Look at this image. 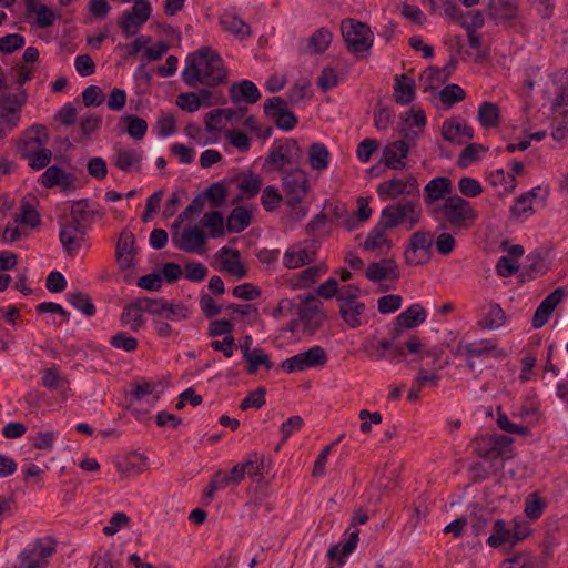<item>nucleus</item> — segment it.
Masks as SVG:
<instances>
[{"label": "nucleus", "mask_w": 568, "mask_h": 568, "mask_svg": "<svg viewBox=\"0 0 568 568\" xmlns=\"http://www.w3.org/2000/svg\"><path fill=\"white\" fill-rule=\"evenodd\" d=\"M226 69L221 55L211 47L190 53L182 71V80L190 88L205 84L215 88L226 81Z\"/></svg>", "instance_id": "obj_1"}, {"label": "nucleus", "mask_w": 568, "mask_h": 568, "mask_svg": "<svg viewBox=\"0 0 568 568\" xmlns=\"http://www.w3.org/2000/svg\"><path fill=\"white\" fill-rule=\"evenodd\" d=\"M430 217L437 221V231L448 227L460 231L475 222L477 212L467 200L455 194L442 202L440 206L433 207Z\"/></svg>", "instance_id": "obj_2"}, {"label": "nucleus", "mask_w": 568, "mask_h": 568, "mask_svg": "<svg viewBox=\"0 0 568 568\" xmlns=\"http://www.w3.org/2000/svg\"><path fill=\"white\" fill-rule=\"evenodd\" d=\"M422 220L419 200H402L387 205L381 213L379 221L392 230L404 225L405 230H413Z\"/></svg>", "instance_id": "obj_3"}, {"label": "nucleus", "mask_w": 568, "mask_h": 568, "mask_svg": "<svg viewBox=\"0 0 568 568\" xmlns=\"http://www.w3.org/2000/svg\"><path fill=\"white\" fill-rule=\"evenodd\" d=\"M303 159V151L294 139H285L274 144L265 158L262 170L266 173L285 172V166L298 165Z\"/></svg>", "instance_id": "obj_4"}, {"label": "nucleus", "mask_w": 568, "mask_h": 568, "mask_svg": "<svg viewBox=\"0 0 568 568\" xmlns=\"http://www.w3.org/2000/svg\"><path fill=\"white\" fill-rule=\"evenodd\" d=\"M282 189L286 204L293 209L296 207L310 191L306 172L297 166L283 172Z\"/></svg>", "instance_id": "obj_5"}, {"label": "nucleus", "mask_w": 568, "mask_h": 568, "mask_svg": "<svg viewBox=\"0 0 568 568\" xmlns=\"http://www.w3.org/2000/svg\"><path fill=\"white\" fill-rule=\"evenodd\" d=\"M341 31L348 51L353 53L368 51L373 45L374 36L366 23L345 20Z\"/></svg>", "instance_id": "obj_6"}, {"label": "nucleus", "mask_w": 568, "mask_h": 568, "mask_svg": "<svg viewBox=\"0 0 568 568\" xmlns=\"http://www.w3.org/2000/svg\"><path fill=\"white\" fill-rule=\"evenodd\" d=\"M434 234L429 231L418 230L409 236L408 245L404 252L405 263L422 265L432 258Z\"/></svg>", "instance_id": "obj_7"}, {"label": "nucleus", "mask_w": 568, "mask_h": 568, "mask_svg": "<svg viewBox=\"0 0 568 568\" xmlns=\"http://www.w3.org/2000/svg\"><path fill=\"white\" fill-rule=\"evenodd\" d=\"M54 551L55 541L51 537L37 539L31 548L21 551L19 568H45Z\"/></svg>", "instance_id": "obj_8"}, {"label": "nucleus", "mask_w": 568, "mask_h": 568, "mask_svg": "<svg viewBox=\"0 0 568 568\" xmlns=\"http://www.w3.org/2000/svg\"><path fill=\"white\" fill-rule=\"evenodd\" d=\"M377 193L383 200H394L400 195L410 196V200H419V184L414 175L406 179H390L378 184Z\"/></svg>", "instance_id": "obj_9"}, {"label": "nucleus", "mask_w": 568, "mask_h": 568, "mask_svg": "<svg viewBox=\"0 0 568 568\" xmlns=\"http://www.w3.org/2000/svg\"><path fill=\"white\" fill-rule=\"evenodd\" d=\"M152 12L148 0H135L131 10L123 11L119 27L122 33L130 38L138 33L139 29L150 19Z\"/></svg>", "instance_id": "obj_10"}, {"label": "nucleus", "mask_w": 568, "mask_h": 568, "mask_svg": "<svg viewBox=\"0 0 568 568\" xmlns=\"http://www.w3.org/2000/svg\"><path fill=\"white\" fill-rule=\"evenodd\" d=\"M327 362L325 349L320 346H313L308 351L298 353L282 362L281 367L287 373L302 372L311 367L324 366Z\"/></svg>", "instance_id": "obj_11"}, {"label": "nucleus", "mask_w": 568, "mask_h": 568, "mask_svg": "<svg viewBox=\"0 0 568 568\" xmlns=\"http://www.w3.org/2000/svg\"><path fill=\"white\" fill-rule=\"evenodd\" d=\"M265 115L273 120L275 125L283 131H291L297 125L296 115L288 110V102L282 97H272L264 102Z\"/></svg>", "instance_id": "obj_12"}, {"label": "nucleus", "mask_w": 568, "mask_h": 568, "mask_svg": "<svg viewBox=\"0 0 568 568\" xmlns=\"http://www.w3.org/2000/svg\"><path fill=\"white\" fill-rule=\"evenodd\" d=\"M426 114L423 110H415L412 108L409 111L400 115L398 123L400 141L409 144L414 143L419 134L424 131L426 125Z\"/></svg>", "instance_id": "obj_13"}, {"label": "nucleus", "mask_w": 568, "mask_h": 568, "mask_svg": "<svg viewBox=\"0 0 568 568\" xmlns=\"http://www.w3.org/2000/svg\"><path fill=\"white\" fill-rule=\"evenodd\" d=\"M47 128L33 124L17 142V148L23 159H30L36 152L42 150L48 143Z\"/></svg>", "instance_id": "obj_14"}, {"label": "nucleus", "mask_w": 568, "mask_h": 568, "mask_svg": "<svg viewBox=\"0 0 568 568\" xmlns=\"http://www.w3.org/2000/svg\"><path fill=\"white\" fill-rule=\"evenodd\" d=\"M424 192V203L430 215L433 207L440 206L439 201L444 202L448 196H453V184L448 178L437 176L425 185Z\"/></svg>", "instance_id": "obj_15"}, {"label": "nucleus", "mask_w": 568, "mask_h": 568, "mask_svg": "<svg viewBox=\"0 0 568 568\" xmlns=\"http://www.w3.org/2000/svg\"><path fill=\"white\" fill-rule=\"evenodd\" d=\"M321 302L313 295L305 296L298 306L297 315L305 328L311 333L317 331L324 320L321 310Z\"/></svg>", "instance_id": "obj_16"}, {"label": "nucleus", "mask_w": 568, "mask_h": 568, "mask_svg": "<svg viewBox=\"0 0 568 568\" xmlns=\"http://www.w3.org/2000/svg\"><path fill=\"white\" fill-rule=\"evenodd\" d=\"M87 229L71 222H61L59 237L69 255H74L87 241Z\"/></svg>", "instance_id": "obj_17"}, {"label": "nucleus", "mask_w": 568, "mask_h": 568, "mask_svg": "<svg viewBox=\"0 0 568 568\" xmlns=\"http://www.w3.org/2000/svg\"><path fill=\"white\" fill-rule=\"evenodd\" d=\"M172 242L179 250L193 253L205 245L206 236L199 226H193L183 230L182 233H173Z\"/></svg>", "instance_id": "obj_18"}, {"label": "nucleus", "mask_w": 568, "mask_h": 568, "mask_svg": "<svg viewBox=\"0 0 568 568\" xmlns=\"http://www.w3.org/2000/svg\"><path fill=\"white\" fill-rule=\"evenodd\" d=\"M567 294L565 287H558L546 296L535 311L531 325L534 328H541L550 318V315Z\"/></svg>", "instance_id": "obj_19"}, {"label": "nucleus", "mask_w": 568, "mask_h": 568, "mask_svg": "<svg viewBox=\"0 0 568 568\" xmlns=\"http://www.w3.org/2000/svg\"><path fill=\"white\" fill-rule=\"evenodd\" d=\"M444 140L455 144H464L474 139V130L465 121L449 119L444 121L442 126Z\"/></svg>", "instance_id": "obj_20"}, {"label": "nucleus", "mask_w": 568, "mask_h": 568, "mask_svg": "<svg viewBox=\"0 0 568 568\" xmlns=\"http://www.w3.org/2000/svg\"><path fill=\"white\" fill-rule=\"evenodd\" d=\"M459 351L466 355L467 358L474 357H493V358H504L506 357V352L501 348H498L496 344H494L489 339H481L478 342L467 343L458 346Z\"/></svg>", "instance_id": "obj_21"}, {"label": "nucleus", "mask_w": 568, "mask_h": 568, "mask_svg": "<svg viewBox=\"0 0 568 568\" xmlns=\"http://www.w3.org/2000/svg\"><path fill=\"white\" fill-rule=\"evenodd\" d=\"M366 277L372 282H382L385 280H397L399 271L393 258H384L381 262H372L365 271Z\"/></svg>", "instance_id": "obj_22"}, {"label": "nucleus", "mask_w": 568, "mask_h": 568, "mask_svg": "<svg viewBox=\"0 0 568 568\" xmlns=\"http://www.w3.org/2000/svg\"><path fill=\"white\" fill-rule=\"evenodd\" d=\"M230 99L233 103L246 102L254 104L261 99L258 88L250 80L235 82L230 87Z\"/></svg>", "instance_id": "obj_23"}, {"label": "nucleus", "mask_w": 568, "mask_h": 568, "mask_svg": "<svg viewBox=\"0 0 568 568\" xmlns=\"http://www.w3.org/2000/svg\"><path fill=\"white\" fill-rule=\"evenodd\" d=\"M74 181V175L65 172L59 165L47 168L40 178V183L47 189L61 186L63 190H68L73 185Z\"/></svg>", "instance_id": "obj_24"}, {"label": "nucleus", "mask_w": 568, "mask_h": 568, "mask_svg": "<svg viewBox=\"0 0 568 568\" xmlns=\"http://www.w3.org/2000/svg\"><path fill=\"white\" fill-rule=\"evenodd\" d=\"M316 248L310 250L296 244L286 250L283 256V265L287 268H298L315 261Z\"/></svg>", "instance_id": "obj_25"}, {"label": "nucleus", "mask_w": 568, "mask_h": 568, "mask_svg": "<svg viewBox=\"0 0 568 568\" xmlns=\"http://www.w3.org/2000/svg\"><path fill=\"white\" fill-rule=\"evenodd\" d=\"M408 152V145L404 141L388 143L383 150L385 165L393 170L405 169L406 165L403 160L407 156Z\"/></svg>", "instance_id": "obj_26"}, {"label": "nucleus", "mask_w": 568, "mask_h": 568, "mask_svg": "<svg viewBox=\"0 0 568 568\" xmlns=\"http://www.w3.org/2000/svg\"><path fill=\"white\" fill-rule=\"evenodd\" d=\"M143 152L136 149L115 148L114 165L121 171L129 172L132 169L139 171Z\"/></svg>", "instance_id": "obj_27"}, {"label": "nucleus", "mask_w": 568, "mask_h": 568, "mask_svg": "<svg viewBox=\"0 0 568 568\" xmlns=\"http://www.w3.org/2000/svg\"><path fill=\"white\" fill-rule=\"evenodd\" d=\"M220 24L224 31L232 33L240 40L248 38L252 33L251 27L233 12L221 14Z\"/></svg>", "instance_id": "obj_28"}, {"label": "nucleus", "mask_w": 568, "mask_h": 568, "mask_svg": "<svg viewBox=\"0 0 568 568\" xmlns=\"http://www.w3.org/2000/svg\"><path fill=\"white\" fill-rule=\"evenodd\" d=\"M333 34L326 28H320L306 40V45L300 48L305 54H321L329 47Z\"/></svg>", "instance_id": "obj_29"}, {"label": "nucleus", "mask_w": 568, "mask_h": 568, "mask_svg": "<svg viewBox=\"0 0 568 568\" xmlns=\"http://www.w3.org/2000/svg\"><path fill=\"white\" fill-rule=\"evenodd\" d=\"M386 230L388 229L378 221V223L367 234L365 242L362 244L363 248L366 251H376L386 246L387 250H389L393 246V242L386 236Z\"/></svg>", "instance_id": "obj_30"}, {"label": "nucleus", "mask_w": 568, "mask_h": 568, "mask_svg": "<svg viewBox=\"0 0 568 568\" xmlns=\"http://www.w3.org/2000/svg\"><path fill=\"white\" fill-rule=\"evenodd\" d=\"M231 254L232 258H223L221 261V271L227 272L237 280L244 278L247 275V270L240 261V253L237 250L222 247L217 255Z\"/></svg>", "instance_id": "obj_31"}, {"label": "nucleus", "mask_w": 568, "mask_h": 568, "mask_svg": "<svg viewBox=\"0 0 568 568\" xmlns=\"http://www.w3.org/2000/svg\"><path fill=\"white\" fill-rule=\"evenodd\" d=\"M135 237L132 232L122 231L116 243V257L122 268H130L132 266V250L134 246Z\"/></svg>", "instance_id": "obj_32"}, {"label": "nucleus", "mask_w": 568, "mask_h": 568, "mask_svg": "<svg viewBox=\"0 0 568 568\" xmlns=\"http://www.w3.org/2000/svg\"><path fill=\"white\" fill-rule=\"evenodd\" d=\"M526 261L519 275L523 282L535 280L537 276L546 273L547 267L540 252L529 253Z\"/></svg>", "instance_id": "obj_33"}, {"label": "nucleus", "mask_w": 568, "mask_h": 568, "mask_svg": "<svg viewBox=\"0 0 568 568\" xmlns=\"http://www.w3.org/2000/svg\"><path fill=\"white\" fill-rule=\"evenodd\" d=\"M394 91L396 102L406 105L415 99V81L406 74L396 77Z\"/></svg>", "instance_id": "obj_34"}, {"label": "nucleus", "mask_w": 568, "mask_h": 568, "mask_svg": "<svg viewBox=\"0 0 568 568\" xmlns=\"http://www.w3.org/2000/svg\"><path fill=\"white\" fill-rule=\"evenodd\" d=\"M427 317L426 310L420 304H413L396 318L400 326L414 328L424 323Z\"/></svg>", "instance_id": "obj_35"}, {"label": "nucleus", "mask_w": 568, "mask_h": 568, "mask_svg": "<svg viewBox=\"0 0 568 568\" xmlns=\"http://www.w3.org/2000/svg\"><path fill=\"white\" fill-rule=\"evenodd\" d=\"M251 212L244 206L232 210L227 217L226 227L229 233H240L251 224Z\"/></svg>", "instance_id": "obj_36"}, {"label": "nucleus", "mask_w": 568, "mask_h": 568, "mask_svg": "<svg viewBox=\"0 0 568 568\" xmlns=\"http://www.w3.org/2000/svg\"><path fill=\"white\" fill-rule=\"evenodd\" d=\"M7 104L0 105V139L6 138L20 121L19 110Z\"/></svg>", "instance_id": "obj_37"}, {"label": "nucleus", "mask_w": 568, "mask_h": 568, "mask_svg": "<svg viewBox=\"0 0 568 568\" xmlns=\"http://www.w3.org/2000/svg\"><path fill=\"white\" fill-rule=\"evenodd\" d=\"M93 216L94 211L89 210V202L87 200H81L73 203L68 222L84 226V229L88 230Z\"/></svg>", "instance_id": "obj_38"}, {"label": "nucleus", "mask_w": 568, "mask_h": 568, "mask_svg": "<svg viewBox=\"0 0 568 568\" xmlns=\"http://www.w3.org/2000/svg\"><path fill=\"white\" fill-rule=\"evenodd\" d=\"M448 18H450L454 21L459 22V24L466 31H475L476 29H479V28H481L484 26V16L478 10L463 12L457 7L456 14H450Z\"/></svg>", "instance_id": "obj_39"}, {"label": "nucleus", "mask_w": 568, "mask_h": 568, "mask_svg": "<svg viewBox=\"0 0 568 568\" xmlns=\"http://www.w3.org/2000/svg\"><path fill=\"white\" fill-rule=\"evenodd\" d=\"M143 312L142 306L140 307V300L138 298L123 308L121 321L123 324L130 325L131 331L138 332L144 325Z\"/></svg>", "instance_id": "obj_40"}, {"label": "nucleus", "mask_w": 568, "mask_h": 568, "mask_svg": "<svg viewBox=\"0 0 568 568\" xmlns=\"http://www.w3.org/2000/svg\"><path fill=\"white\" fill-rule=\"evenodd\" d=\"M329 152L320 142L312 143L308 149V161L313 170L323 171L328 166Z\"/></svg>", "instance_id": "obj_41"}, {"label": "nucleus", "mask_w": 568, "mask_h": 568, "mask_svg": "<svg viewBox=\"0 0 568 568\" xmlns=\"http://www.w3.org/2000/svg\"><path fill=\"white\" fill-rule=\"evenodd\" d=\"M500 113L497 104L483 102L478 109V121L484 128H494L499 123Z\"/></svg>", "instance_id": "obj_42"}, {"label": "nucleus", "mask_w": 568, "mask_h": 568, "mask_svg": "<svg viewBox=\"0 0 568 568\" xmlns=\"http://www.w3.org/2000/svg\"><path fill=\"white\" fill-rule=\"evenodd\" d=\"M365 308V304L362 302L352 305L341 304L339 314L349 327L357 328L362 325L361 315Z\"/></svg>", "instance_id": "obj_43"}, {"label": "nucleus", "mask_w": 568, "mask_h": 568, "mask_svg": "<svg viewBox=\"0 0 568 568\" xmlns=\"http://www.w3.org/2000/svg\"><path fill=\"white\" fill-rule=\"evenodd\" d=\"M65 297L73 307L85 316L91 317L95 314V306L88 294L82 292H69Z\"/></svg>", "instance_id": "obj_44"}, {"label": "nucleus", "mask_w": 568, "mask_h": 568, "mask_svg": "<svg viewBox=\"0 0 568 568\" xmlns=\"http://www.w3.org/2000/svg\"><path fill=\"white\" fill-rule=\"evenodd\" d=\"M488 181L495 187L503 186L504 194L511 193L516 187L515 175L510 174V173H506L503 169H498L496 171L490 172L488 174Z\"/></svg>", "instance_id": "obj_45"}, {"label": "nucleus", "mask_w": 568, "mask_h": 568, "mask_svg": "<svg viewBox=\"0 0 568 568\" xmlns=\"http://www.w3.org/2000/svg\"><path fill=\"white\" fill-rule=\"evenodd\" d=\"M244 359L248 364L246 368L248 374L256 373L260 366L264 367L266 371L272 369L274 366L270 356L262 348H253V353Z\"/></svg>", "instance_id": "obj_46"}, {"label": "nucleus", "mask_w": 568, "mask_h": 568, "mask_svg": "<svg viewBox=\"0 0 568 568\" xmlns=\"http://www.w3.org/2000/svg\"><path fill=\"white\" fill-rule=\"evenodd\" d=\"M202 225L211 231L213 239L224 234V217L219 211L206 212L202 219Z\"/></svg>", "instance_id": "obj_47"}, {"label": "nucleus", "mask_w": 568, "mask_h": 568, "mask_svg": "<svg viewBox=\"0 0 568 568\" xmlns=\"http://www.w3.org/2000/svg\"><path fill=\"white\" fill-rule=\"evenodd\" d=\"M128 123L126 132L134 140H142L148 131V123L144 119L130 114L122 118Z\"/></svg>", "instance_id": "obj_48"}, {"label": "nucleus", "mask_w": 568, "mask_h": 568, "mask_svg": "<svg viewBox=\"0 0 568 568\" xmlns=\"http://www.w3.org/2000/svg\"><path fill=\"white\" fill-rule=\"evenodd\" d=\"M214 209L222 207L226 200V187L222 182L212 183L203 193Z\"/></svg>", "instance_id": "obj_49"}, {"label": "nucleus", "mask_w": 568, "mask_h": 568, "mask_svg": "<svg viewBox=\"0 0 568 568\" xmlns=\"http://www.w3.org/2000/svg\"><path fill=\"white\" fill-rule=\"evenodd\" d=\"M505 323V312L498 304L489 307L485 318L480 321V326L487 329H495L503 326Z\"/></svg>", "instance_id": "obj_50"}, {"label": "nucleus", "mask_w": 568, "mask_h": 568, "mask_svg": "<svg viewBox=\"0 0 568 568\" xmlns=\"http://www.w3.org/2000/svg\"><path fill=\"white\" fill-rule=\"evenodd\" d=\"M465 97L466 93L463 88L455 83L447 84L439 91L440 101L449 106L463 101Z\"/></svg>", "instance_id": "obj_51"}, {"label": "nucleus", "mask_w": 568, "mask_h": 568, "mask_svg": "<svg viewBox=\"0 0 568 568\" xmlns=\"http://www.w3.org/2000/svg\"><path fill=\"white\" fill-rule=\"evenodd\" d=\"M510 540V530L506 528L505 521L498 519L494 524V531L488 537L487 544L493 548H498Z\"/></svg>", "instance_id": "obj_52"}, {"label": "nucleus", "mask_w": 568, "mask_h": 568, "mask_svg": "<svg viewBox=\"0 0 568 568\" xmlns=\"http://www.w3.org/2000/svg\"><path fill=\"white\" fill-rule=\"evenodd\" d=\"M394 342L390 338L381 339L376 343L367 344L364 346L365 353L375 361L386 359V351L393 348Z\"/></svg>", "instance_id": "obj_53"}, {"label": "nucleus", "mask_w": 568, "mask_h": 568, "mask_svg": "<svg viewBox=\"0 0 568 568\" xmlns=\"http://www.w3.org/2000/svg\"><path fill=\"white\" fill-rule=\"evenodd\" d=\"M14 222L37 227L41 224V217L33 205L29 202H23L21 205V214L16 216Z\"/></svg>", "instance_id": "obj_54"}, {"label": "nucleus", "mask_w": 568, "mask_h": 568, "mask_svg": "<svg viewBox=\"0 0 568 568\" xmlns=\"http://www.w3.org/2000/svg\"><path fill=\"white\" fill-rule=\"evenodd\" d=\"M485 151H486V149L481 144H477V143L468 144L460 152L458 160H457V164L460 168H466L470 163L477 161L479 159V154Z\"/></svg>", "instance_id": "obj_55"}, {"label": "nucleus", "mask_w": 568, "mask_h": 568, "mask_svg": "<svg viewBox=\"0 0 568 568\" xmlns=\"http://www.w3.org/2000/svg\"><path fill=\"white\" fill-rule=\"evenodd\" d=\"M190 316L187 306L183 303H169L166 301L162 317L170 321H182Z\"/></svg>", "instance_id": "obj_56"}, {"label": "nucleus", "mask_w": 568, "mask_h": 568, "mask_svg": "<svg viewBox=\"0 0 568 568\" xmlns=\"http://www.w3.org/2000/svg\"><path fill=\"white\" fill-rule=\"evenodd\" d=\"M283 201L282 194L275 186H266L263 190L261 202L265 211L272 212Z\"/></svg>", "instance_id": "obj_57"}, {"label": "nucleus", "mask_w": 568, "mask_h": 568, "mask_svg": "<svg viewBox=\"0 0 568 568\" xmlns=\"http://www.w3.org/2000/svg\"><path fill=\"white\" fill-rule=\"evenodd\" d=\"M24 45V38L18 33L7 34L0 38V52L4 54L12 53Z\"/></svg>", "instance_id": "obj_58"}, {"label": "nucleus", "mask_w": 568, "mask_h": 568, "mask_svg": "<svg viewBox=\"0 0 568 568\" xmlns=\"http://www.w3.org/2000/svg\"><path fill=\"white\" fill-rule=\"evenodd\" d=\"M513 442V438L506 435L495 434V444L497 445V450L499 452V459L501 462L511 459L514 457Z\"/></svg>", "instance_id": "obj_59"}, {"label": "nucleus", "mask_w": 568, "mask_h": 568, "mask_svg": "<svg viewBox=\"0 0 568 568\" xmlns=\"http://www.w3.org/2000/svg\"><path fill=\"white\" fill-rule=\"evenodd\" d=\"M185 278L191 282H202L207 275V267L200 262L190 261L185 264Z\"/></svg>", "instance_id": "obj_60"}, {"label": "nucleus", "mask_w": 568, "mask_h": 568, "mask_svg": "<svg viewBox=\"0 0 568 568\" xmlns=\"http://www.w3.org/2000/svg\"><path fill=\"white\" fill-rule=\"evenodd\" d=\"M458 190L459 192L467 197L478 196L483 192V187L474 178L463 176L458 181Z\"/></svg>", "instance_id": "obj_61"}, {"label": "nucleus", "mask_w": 568, "mask_h": 568, "mask_svg": "<svg viewBox=\"0 0 568 568\" xmlns=\"http://www.w3.org/2000/svg\"><path fill=\"white\" fill-rule=\"evenodd\" d=\"M176 104L184 111L195 112L201 108V99L195 92H184L178 95Z\"/></svg>", "instance_id": "obj_62"}, {"label": "nucleus", "mask_w": 568, "mask_h": 568, "mask_svg": "<svg viewBox=\"0 0 568 568\" xmlns=\"http://www.w3.org/2000/svg\"><path fill=\"white\" fill-rule=\"evenodd\" d=\"M434 245L440 255L446 256L454 251L456 241L453 234L442 232L436 239H434Z\"/></svg>", "instance_id": "obj_63"}, {"label": "nucleus", "mask_w": 568, "mask_h": 568, "mask_svg": "<svg viewBox=\"0 0 568 568\" xmlns=\"http://www.w3.org/2000/svg\"><path fill=\"white\" fill-rule=\"evenodd\" d=\"M262 186V180L257 175H254L253 173H250L248 175H245L241 183L239 184L240 190L242 193L247 195L248 197H254L260 189Z\"/></svg>", "instance_id": "obj_64"}]
</instances>
